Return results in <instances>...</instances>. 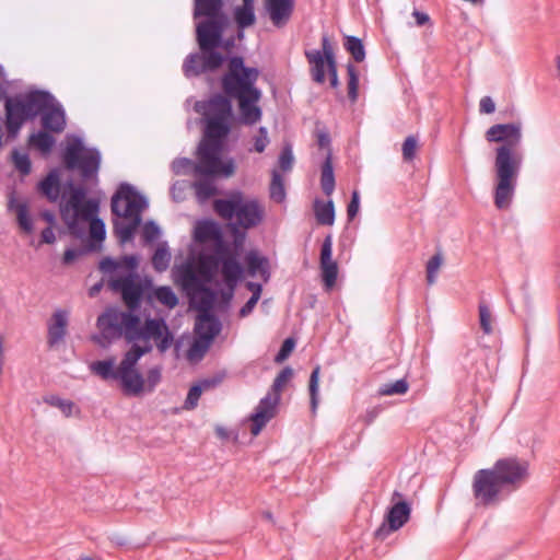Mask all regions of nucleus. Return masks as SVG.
<instances>
[{"instance_id": "1", "label": "nucleus", "mask_w": 560, "mask_h": 560, "mask_svg": "<svg viewBox=\"0 0 560 560\" xmlns=\"http://www.w3.org/2000/svg\"><path fill=\"white\" fill-rule=\"evenodd\" d=\"M194 109L205 117L206 129L202 141L198 147V163L194 166V175L198 182L194 184L197 198L200 201L215 194L209 177H231L235 173L233 158H222L224 141L230 133L232 106L228 98L217 95L207 102H196Z\"/></svg>"}, {"instance_id": "2", "label": "nucleus", "mask_w": 560, "mask_h": 560, "mask_svg": "<svg viewBox=\"0 0 560 560\" xmlns=\"http://www.w3.org/2000/svg\"><path fill=\"white\" fill-rule=\"evenodd\" d=\"M222 8V0H195V18L205 16L208 21L197 25V39L201 54H192L186 58L184 72L187 77L218 69L224 58L214 49L230 50L234 46L233 39H222V33L229 23Z\"/></svg>"}, {"instance_id": "3", "label": "nucleus", "mask_w": 560, "mask_h": 560, "mask_svg": "<svg viewBox=\"0 0 560 560\" xmlns=\"http://www.w3.org/2000/svg\"><path fill=\"white\" fill-rule=\"evenodd\" d=\"M522 124H497L486 131L489 142L503 143L495 149L494 159V205L505 210L512 205L523 155L514 148L522 142Z\"/></svg>"}, {"instance_id": "4", "label": "nucleus", "mask_w": 560, "mask_h": 560, "mask_svg": "<svg viewBox=\"0 0 560 560\" xmlns=\"http://www.w3.org/2000/svg\"><path fill=\"white\" fill-rule=\"evenodd\" d=\"M98 334L92 340L102 348H107L114 339L122 335L129 342L138 343L153 340L161 352L173 343L174 337L163 318H147L141 324L139 316L120 312L115 307L107 308L96 320Z\"/></svg>"}, {"instance_id": "5", "label": "nucleus", "mask_w": 560, "mask_h": 560, "mask_svg": "<svg viewBox=\"0 0 560 560\" xmlns=\"http://www.w3.org/2000/svg\"><path fill=\"white\" fill-rule=\"evenodd\" d=\"M151 350L152 345L150 341L133 343L124 354L118 365H116V360L110 357L105 360L94 361L89 368L92 373L103 380L117 381L124 394L139 397L152 393L162 380L160 366L149 369L145 376L137 368L141 357Z\"/></svg>"}, {"instance_id": "6", "label": "nucleus", "mask_w": 560, "mask_h": 560, "mask_svg": "<svg viewBox=\"0 0 560 560\" xmlns=\"http://www.w3.org/2000/svg\"><path fill=\"white\" fill-rule=\"evenodd\" d=\"M259 70L245 67L242 57L229 60V72L223 77L224 91L238 100L240 119L245 125H254L261 118V109L257 105L261 93L254 86Z\"/></svg>"}, {"instance_id": "7", "label": "nucleus", "mask_w": 560, "mask_h": 560, "mask_svg": "<svg viewBox=\"0 0 560 560\" xmlns=\"http://www.w3.org/2000/svg\"><path fill=\"white\" fill-rule=\"evenodd\" d=\"M215 212L229 222L232 231L235 248L244 247L248 230L259 225L265 218V208L260 201L241 190L230 191L225 198L217 199L213 202Z\"/></svg>"}, {"instance_id": "8", "label": "nucleus", "mask_w": 560, "mask_h": 560, "mask_svg": "<svg viewBox=\"0 0 560 560\" xmlns=\"http://www.w3.org/2000/svg\"><path fill=\"white\" fill-rule=\"evenodd\" d=\"M98 209V200L86 198L85 190L78 187L72 188L68 197H63L60 215L72 234L81 235L89 224L91 238L101 242L106 231L104 222L96 217Z\"/></svg>"}, {"instance_id": "9", "label": "nucleus", "mask_w": 560, "mask_h": 560, "mask_svg": "<svg viewBox=\"0 0 560 560\" xmlns=\"http://www.w3.org/2000/svg\"><path fill=\"white\" fill-rule=\"evenodd\" d=\"M52 97L45 92L31 91L25 94L8 97L5 101V125L11 137H16L23 124L34 118Z\"/></svg>"}, {"instance_id": "10", "label": "nucleus", "mask_w": 560, "mask_h": 560, "mask_svg": "<svg viewBox=\"0 0 560 560\" xmlns=\"http://www.w3.org/2000/svg\"><path fill=\"white\" fill-rule=\"evenodd\" d=\"M242 248H235L234 242L231 248H222L218 252V259L214 261L210 256H203L199 260L200 275L207 282H211L220 267V273L222 276L224 284L230 290V296H232L235 287L242 279L244 269L238 260Z\"/></svg>"}, {"instance_id": "11", "label": "nucleus", "mask_w": 560, "mask_h": 560, "mask_svg": "<svg viewBox=\"0 0 560 560\" xmlns=\"http://www.w3.org/2000/svg\"><path fill=\"white\" fill-rule=\"evenodd\" d=\"M127 272L124 276L112 277L110 287L119 291L126 304L135 310L143 295L148 298V292L152 287V281L148 278L141 279L136 273L138 259L136 256L124 257Z\"/></svg>"}, {"instance_id": "12", "label": "nucleus", "mask_w": 560, "mask_h": 560, "mask_svg": "<svg viewBox=\"0 0 560 560\" xmlns=\"http://www.w3.org/2000/svg\"><path fill=\"white\" fill-rule=\"evenodd\" d=\"M506 491L492 468L480 469L474 475L472 495L476 506H492L499 503Z\"/></svg>"}, {"instance_id": "13", "label": "nucleus", "mask_w": 560, "mask_h": 560, "mask_svg": "<svg viewBox=\"0 0 560 560\" xmlns=\"http://www.w3.org/2000/svg\"><path fill=\"white\" fill-rule=\"evenodd\" d=\"M147 200L128 184H121L112 197V211L124 220L140 223L141 213L147 208Z\"/></svg>"}, {"instance_id": "14", "label": "nucleus", "mask_w": 560, "mask_h": 560, "mask_svg": "<svg viewBox=\"0 0 560 560\" xmlns=\"http://www.w3.org/2000/svg\"><path fill=\"white\" fill-rule=\"evenodd\" d=\"M491 468L506 489V492L518 489L529 478V463L517 457L501 458Z\"/></svg>"}, {"instance_id": "15", "label": "nucleus", "mask_w": 560, "mask_h": 560, "mask_svg": "<svg viewBox=\"0 0 560 560\" xmlns=\"http://www.w3.org/2000/svg\"><path fill=\"white\" fill-rule=\"evenodd\" d=\"M66 162L69 168L79 166L82 171L84 178H90L96 175L101 155L94 149H85L79 139H74L72 143L67 147Z\"/></svg>"}, {"instance_id": "16", "label": "nucleus", "mask_w": 560, "mask_h": 560, "mask_svg": "<svg viewBox=\"0 0 560 560\" xmlns=\"http://www.w3.org/2000/svg\"><path fill=\"white\" fill-rule=\"evenodd\" d=\"M195 328L198 337L188 350L187 355L190 360L202 357L220 332L221 324L215 317L205 313L198 316Z\"/></svg>"}, {"instance_id": "17", "label": "nucleus", "mask_w": 560, "mask_h": 560, "mask_svg": "<svg viewBox=\"0 0 560 560\" xmlns=\"http://www.w3.org/2000/svg\"><path fill=\"white\" fill-rule=\"evenodd\" d=\"M401 498L402 495L399 492H394L392 506L388 509L384 522L375 532L377 538L385 539L390 533L398 530L408 522L411 508Z\"/></svg>"}, {"instance_id": "18", "label": "nucleus", "mask_w": 560, "mask_h": 560, "mask_svg": "<svg viewBox=\"0 0 560 560\" xmlns=\"http://www.w3.org/2000/svg\"><path fill=\"white\" fill-rule=\"evenodd\" d=\"M320 270L322 278L327 291H330L337 281L338 265L332 259V237L327 235L320 249Z\"/></svg>"}, {"instance_id": "19", "label": "nucleus", "mask_w": 560, "mask_h": 560, "mask_svg": "<svg viewBox=\"0 0 560 560\" xmlns=\"http://www.w3.org/2000/svg\"><path fill=\"white\" fill-rule=\"evenodd\" d=\"M278 402L279 397L277 395L271 394H268L259 401L258 406L255 409V412L250 417L253 421L250 431L254 436L258 435L262 428L266 425V423L276 416Z\"/></svg>"}, {"instance_id": "20", "label": "nucleus", "mask_w": 560, "mask_h": 560, "mask_svg": "<svg viewBox=\"0 0 560 560\" xmlns=\"http://www.w3.org/2000/svg\"><path fill=\"white\" fill-rule=\"evenodd\" d=\"M295 0H266V12L277 27L284 26L293 12Z\"/></svg>"}, {"instance_id": "21", "label": "nucleus", "mask_w": 560, "mask_h": 560, "mask_svg": "<svg viewBox=\"0 0 560 560\" xmlns=\"http://www.w3.org/2000/svg\"><path fill=\"white\" fill-rule=\"evenodd\" d=\"M68 325V312L57 310L48 325V340L51 346L59 343L66 336Z\"/></svg>"}, {"instance_id": "22", "label": "nucleus", "mask_w": 560, "mask_h": 560, "mask_svg": "<svg viewBox=\"0 0 560 560\" xmlns=\"http://www.w3.org/2000/svg\"><path fill=\"white\" fill-rule=\"evenodd\" d=\"M8 207L15 212L20 228L27 234L33 233L34 225L26 202L19 200L14 194H11Z\"/></svg>"}, {"instance_id": "23", "label": "nucleus", "mask_w": 560, "mask_h": 560, "mask_svg": "<svg viewBox=\"0 0 560 560\" xmlns=\"http://www.w3.org/2000/svg\"><path fill=\"white\" fill-rule=\"evenodd\" d=\"M43 114V126L54 132H61L66 127L65 112L60 105L51 104L49 108L46 106Z\"/></svg>"}, {"instance_id": "24", "label": "nucleus", "mask_w": 560, "mask_h": 560, "mask_svg": "<svg viewBox=\"0 0 560 560\" xmlns=\"http://www.w3.org/2000/svg\"><path fill=\"white\" fill-rule=\"evenodd\" d=\"M245 261L250 276L259 275L265 281L269 279L268 260L255 249L246 254Z\"/></svg>"}, {"instance_id": "25", "label": "nucleus", "mask_w": 560, "mask_h": 560, "mask_svg": "<svg viewBox=\"0 0 560 560\" xmlns=\"http://www.w3.org/2000/svg\"><path fill=\"white\" fill-rule=\"evenodd\" d=\"M38 188L50 201H57L60 195V178L58 170L51 171L39 183Z\"/></svg>"}, {"instance_id": "26", "label": "nucleus", "mask_w": 560, "mask_h": 560, "mask_svg": "<svg viewBox=\"0 0 560 560\" xmlns=\"http://www.w3.org/2000/svg\"><path fill=\"white\" fill-rule=\"evenodd\" d=\"M148 300L152 302L153 300L158 301L160 304L164 305L168 310L174 308L178 299L174 291L170 287H159L152 288L148 292Z\"/></svg>"}, {"instance_id": "27", "label": "nucleus", "mask_w": 560, "mask_h": 560, "mask_svg": "<svg viewBox=\"0 0 560 560\" xmlns=\"http://www.w3.org/2000/svg\"><path fill=\"white\" fill-rule=\"evenodd\" d=\"M306 57L310 63L312 65L313 79L318 83H324L326 80V57L323 56L320 50H312L310 52H306Z\"/></svg>"}, {"instance_id": "28", "label": "nucleus", "mask_w": 560, "mask_h": 560, "mask_svg": "<svg viewBox=\"0 0 560 560\" xmlns=\"http://www.w3.org/2000/svg\"><path fill=\"white\" fill-rule=\"evenodd\" d=\"M234 19L240 28L238 38H243V30L255 24L254 7L241 5L234 9Z\"/></svg>"}, {"instance_id": "29", "label": "nucleus", "mask_w": 560, "mask_h": 560, "mask_svg": "<svg viewBox=\"0 0 560 560\" xmlns=\"http://www.w3.org/2000/svg\"><path fill=\"white\" fill-rule=\"evenodd\" d=\"M314 212L318 223L323 225H332L335 222V209L331 200L326 202L316 200Z\"/></svg>"}, {"instance_id": "30", "label": "nucleus", "mask_w": 560, "mask_h": 560, "mask_svg": "<svg viewBox=\"0 0 560 560\" xmlns=\"http://www.w3.org/2000/svg\"><path fill=\"white\" fill-rule=\"evenodd\" d=\"M320 185L327 196L332 194L335 189V176L330 154L327 155L322 167Z\"/></svg>"}, {"instance_id": "31", "label": "nucleus", "mask_w": 560, "mask_h": 560, "mask_svg": "<svg viewBox=\"0 0 560 560\" xmlns=\"http://www.w3.org/2000/svg\"><path fill=\"white\" fill-rule=\"evenodd\" d=\"M138 225L139 223H136L135 221L120 219L115 222V232L119 240L125 243L132 238Z\"/></svg>"}, {"instance_id": "32", "label": "nucleus", "mask_w": 560, "mask_h": 560, "mask_svg": "<svg viewBox=\"0 0 560 560\" xmlns=\"http://www.w3.org/2000/svg\"><path fill=\"white\" fill-rule=\"evenodd\" d=\"M171 261V253L165 243L159 245L153 257L152 264L158 271H164L168 268Z\"/></svg>"}, {"instance_id": "33", "label": "nucleus", "mask_w": 560, "mask_h": 560, "mask_svg": "<svg viewBox=\"0 0 560 560\" xmlns=\"http://www.w3.org/2000/svg\"><path fill=\"white\" fill-rule=\"evenodd\" d=\"M31 143L43 154H48L55 144V139L50 135L39 131L31 137Z\"/></svg>"}, {"instance_id": "34", "label": "nucleus", "mask_w": 560, "mask_h": 560, "mask_svg": "<svg viewBox=\"0 0 560 560\" xmlns=\"http://www.w3.org/2000/svg\"><path fill=\"white\" fill-rule=\"evenodd\" d=\"M443 264V255L441 252L435 253L427 262V281L432 285L436 281L438 272Z\"/></svg>"}, {"instance_id": "35", "label": "nucleus", "mask_w": 560, "mask_h": 560, "mask_svg": "<svg viewBox=\"0 0 560 560\" xmlns=\"http://www.w3.org/2000/svg\"><path fill=\"white\" fill-rule=\"evenodd\" d=\"M219 233V228L211 221H203L198 223L195 229V238L198 241H207Z\"/></svg>"}, {"instance_id": "36", "label": "nucleus", "mask_w": 560, "mask_h": 560, "mask_svg": "<svg viewBox=\"0 0 560 560\" xmlns=\"http://www.w3.org/2000/svg\"><path fill=\"white\" fill-rule=\"evenodd\" d=\"M44 400L46 404L52 407H57L66 417H70L75 409L73 401L60 398L55 395L46 397Z\"/></svg>"}, {"instance_id": "37", "label": "nucleus", "mask_w": 560, "mask_h": 560, "mask_svg": "<svg viewBox=\"0 0 560 560\" xmlns=\"http://www.w3.org/2000/svg\"><path fill=\"white\" fill-rule=\"evenodd\" d=\"M408 388L407 381L401 378L392 384H384L380 387L378 394L382 396L402 395L407 393Z\"/></svg>"}, {"instance_id": "38", "label": "nucleus", "mask_w": 560, "mask_h": 560, "mask_svg": "<svg viewBox=\"0 0 560 560\" xmlns=\"http://www.w3.org/2000/svg\"><path fill=\"white\" fill-rule=\"evenodd\" d=\"M346 48L353 56L355 61H363L365 58V50L361 39L354 36H348L346 38Z\"/></svg>"}, {"instance_id": "39", "label": "nucleus", "mask_w": 560, "mask_h": 560, "mask_svg": "<svg viewBox=\"0 0 560 560\" xmlns=\"http://www.w3.org/2000/svg\"><path fill=\"white\" fill-rule=\"evenodd\" d=\"M270 197L277 201L282 202L285 198V190L283 185V179L279 175L277 171L272 173V182L270 185Z\"/></svg>"}, {"instance_id": "40", "label": "nucleus", "mask_w": 560, "mask_h": 560, "mask_svg": "<svg viewBox=\"0 0 560 560\" xmlns=\"http://www.w3.org/2000/svg\"><path fill=\"white\" fill-rule=\"evenodd\" d=\"M293 370L290 366L284 368L279 375L276 377L272 384L271 395H277L280 398L282 388L292 380Z\"/></svg>"}, {"instance_id": "41", "label": "nucleus", "mask_w": 560, "mask_h": 560, "mask_svg": "<svg viewBox=\"0 0 560 560\" xmlns=\"http://www.w3.org/2000/svg\"><path fill=\"white\" fill-rule=\"evenodd\" d=\"M319 371L320 368L317 365L310 378V394H311V407L312 411L315 413L318 406V383H319Z\"/></svg>"}, {"instance_id": "42", "label": "nucleus", "mask_w": 560, "mask_h": 560, "mask_svg": "<svg viewBox=\"0 0 560 560\" xmlns=\"http://www.w3.org/2000/svg\"><path fill=\"white\" fill-rule=\"evenodd\" d=\"M418 150V138L416 136H408L402 143V158L405 161L410 162L416 158Z\"/></svg>"}, {"instance_id": "43", "label": "nucleus", "mask_w": 560, "mask_h": 560, "mask_svg": "<svg viewBox=\"0 0 560 560\" xmlns=\"http://www.w3.org/2000/svg\"><path fill=\"white\" fill-rule=\"evenodd\" d=\"M347 70L349 75L348 94L350 100L355 102L358 98L359 75L352 65H348Z\"/></svg>"}, {"instance_id": "44", "label": "nucleus", "mask_w": 560, "mask_h": 560, "mask_svg": "<svg viewBox=\"0 0 560 560\" xmlns=\"http://www.w3.org/2000/svg\"><path fill=\"white\" fill-rule=\"evenodd\" d=\"M479 322L485 334L489 335L492 332V315L488 305L485 303L479 304Z\"/></svg>"}, {"instance_id": "45", "label": "nucleus", "mask_w": 560, "mask_h": 560, "mask_svg": "<svg viewBox=\"0 0 560 560\" xmlns=\"http://www.w3.org/2000/svg\"><path fill=\"white\" fill-rule=\"evenodd\" d=\"M101 268L104 271L114 272L113 277L124 276L126 270V265L124 262V258L120 261H115L113 259H105L101 262Z\"/></svg>"}, {"instance_id": "46", "label": "nucleus", "mask_w": 560, "mask_h": 560, "mask_svg": "<svg viewBox=\"0 0 560 560\" xmlns=\"http://www.w3.org/2000/svg\"><path fill=\"white\" fill-rule=\"evenodd\" d=\"M254 151L262 153L269 144L268 131L265 127H260L257 133L253 137Z\"/></svg>"}, {"instance_id": "47", "label": "nucleus", "mask_w": 560, "mask_h": 560, "mask_svg": "<svg viewBox=\"0 0 560 560\" xmlns=\"http://www.w3.org/2000/svg\"><path fill=\"white\" fill-rule=\"evenodd\" d=\"M201 394L200 387H197L196 384L191 386L183 405V409L194 410L198 406Z\"/></svg>"}, {"instance_id": "48", "label": "nucleus", "mask_w": 560, "mask_h": 560, "mask_svg": "<svg viewBox=\"0 0 560 560\" xmlns=\"http://www.w3.org/2000/svg\"><path fill=\"white\" fill-rule=\"evenodd\" d=\"M13 160L15 167L24 175L28 174L31 171V162L26 154H22L19 152H14Z\"/></svg>"}, {"instance_id": "49", "label": "nucleus", "mask_w": 560, "mask_h": 560, "mask_svg": "<svg viewBox=\"0 0 560 560\" xmlns=\"http://www.w3.org/2000/svg\"><path fill=\"white\" fill-rule=\"evenodd\" d=\"M295 342L292 338H288L283 341L280 351L276 355L275 360L277 363L283 362L293 351Z\"/></svg>"}, {"instance_id": "50", "label": "nucleus", "mask_w": 560, "mask_h": 560, "mask_svg": "<svg viewBox=\"0 0 560 560\" xmlns=\"http://www.w3.org/2000/svg\"><path fill=\"white\" fill-rule=\"evenodd\" d=\"M196 164H192V162L188 159H176L172 163V170L176 175L185 174L190 168L194 170V166Z\"/></svg>"}, {"instance_id": "51", "label": "nucleus", "mask_w": 560, "mask_h": 560, "mask_svg": "<svg viewBox=\"0 0 560 560\" xmlns=\"http://www.w3.org/2000/svg\"><path fill=\"white\" fill-rule=\"evenodd\" d=\"M279 164L283 171H289L293 164V154L291 148L287 147L279 156Z\"/></svg>"}, {"instance_id": "52", "label": "nucleus", "mask_w": 560, "mask_h": 560, "mask_svg": "<svg viewBox=\"0 0 560 560\" xmlns=\"http://www.w3.org/2000/svg\"><path fill=\"white\" fill-rule=\"evenodd\" d=\"M360 210V195L357 190L352 191L351 201L348 205L347 214L350 220H352Z\"/></svg>"}, {"instance_id": "53", "label": "nucleus", "mask_w": 560, "mask_h": 560, "mask_svg": "<svg viewBox=\"0 0 560 560\" xmlns=\"http://www.w3.org/2000/svg\"><path fill=\"white\" fill-rule=\"evenodd\" d=\"M160 234L161 231L155 223L149 222L144 225L143 235L145 241L153 242L159 238Z\"/></svg>"}, {"instance_id": "54", "label": "nucleus", "mask_w": 560, "mask_h": 560, "mask_svg": "<svg viewBox=\"0 0 560 560\" xmlns=\"http://www.w3.org/2000/svg\"><path fill=\"white\" fill-rule=\"evenodd\" d=\"M322 46H323V49L320 51H322L323 56L326 57L327 63L335 61L332 47H331L329 38L327 36H323Z\"/></svg>"}, {"instance_id": "55", "label": "nucleus", "mask_w": 560, "mask_h": 560, "mask_svg": "<svg viewBox=\"0 0 560 560\" xmlns=\"http://www.w3.org/2000/svg\"><path fill=\"white\" fill-rule=\"evenodd\" d=\"M480 112L482 114H492L495 110L494 101L490 96H483L480 100Z\"/></svg>"}, {"instance_id": "56", "label": "nucleus", "mask_w": 560, "mask_h": 560, "mask_svg": "<svg viewBox=\"0 0 560 560\" xmlns=\"http://www.w3.org/2000/svg\"><path fill=\"white\" fill-rule=\"evenodd\" d=\"M220 383L219 378H208L202 380L196 384L197 387H200L201 393L215 388Z\"/></svg>"}, {"instance_id": "57", "label": "nucleus", "mask_w": 560, "mask_h": 560, "mask_svg": "<svg viewBox=\"0 0 560 560\" xmlns=\"http://www.w3.org/2000/svg\"><path fill=\"white\" fill-rule=\"evenodd\" d=\"M260 299V296H252L247 302L246 304L241 308L240 311V315L242 317H245L247 316L248 314L252 313V311L254 310L255 305L257 304L258 300Z\"/></svg>"}, {"instance_id": "58", "label": "nucleus", "mask_w": 560, "mask_h": 560, "mask_svg": "<svg viewBox=\"0 0 560 560\" xmlns=\"http://www.w3.org/2000/svg\"><path fill=\"white\" fill-rule=\"evenodd\" d=\"M412 15L416 19L417 25H419V26H423L427 24L431 25V19L427 13L415 10L412 12Z\"/></svg>"}, {"instance_id": "59", "label": "nucleus", "mask_w": 560, "mask_h": 560, "mask_svg": "<svg viewBox=\"0 0 560 560\" xmlns=\"http://www.w3.org/2000/svg\"><path fill=\"white\" fill-rule=\"evenodd\" d=\"M327 68H328L329 77H330V84L332 88H337L339 82H338V77H337L336 62L335 61L328 62Z\"/></svg>"}, {"instance_id": "60", "label": "nucleus", "mask_w": 560, "mask_h": 560, "mask_svg": "<svg viewBox=\"0 0 560 560\" xmlns=\"http://www.w3.org/2000/svg\"><path fill=\"white\" fill-rule=\"evenodd\" d=\"M54 225H49L42 232V240L44 243L52 244L56 241V236L52 230Z\"/></svg>"}, {"instance_id": "61", "label": "nucleus", "mask_w": 560, "mask_h": 560, "mask_svg": "<svg viewBox=\"0 0 560 560\" xmlns=\"http://www.w3.org/2000/svg\"><path fill=\"white\" fill-rule=\"evenodd\" d=\"M40 217L48 223V225H55L56 224V217L50 211H43L40 213Z\"/></svg>"}, {"instance_id": "62", "label": "nucleus", "mask_w": 560, "mask_h": 560, "mask_svg": "<svg viewBox=\"0 0 560 560\" xmlns=\"http://www.w3.org/2000/svg\"><path fill=\"white\" fill-rule=\"evenodd\" d=\"M247 288L253 292L252 296H260L261 294V284L255 282H248Z\"/></svg>"}, {"instance_id": "63", "label": "nucleus", "mask_w": 560, "mask_h": 560, "mask_svg": "<svg viewBox=\"0 0 560 560\" xmlns=\"http://www.w3.org/2000/svg\"><path fill=\"white\" fill-rule=\"evenodd\" d=\"M77 257V252L73 249H67L63 255L65 262H70Z\"/></svg>"}, {"instance_id": "64", "label": "nucleus", "mask_w": 560, "mask_h": 560, "mask_svg": "<svg viewBox=\"0 0 560 560\" xmlns=\"http://www.w3.org/2000/svg\"><path fill=\"white\" fill-rule=\"evenodd\" d=\"M318 143L320 147H327L329 143V139L326 135H320L318 138Z\"/></svg>"}]
</instances>
